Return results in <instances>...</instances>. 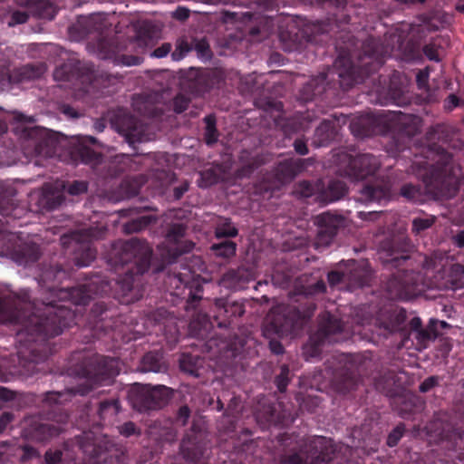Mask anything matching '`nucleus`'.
Instances as JSON below:
<instances>
[{"label":"nucleus","instance_id":"13d9d810","mask_svg":"<svg viewBox=\"0 0 464 464\" xmlns=\"http://www.w3.org/2000/svg\"><path fill=\"white\" fill-rule=\"evenodd\" d=\"M192 50V44H190L187 39L179 38L175 44V50L171 53V58L173 61H180Z\"/></svg>","mask_w":464,"mask_h":464},{"label":"nucleus","instance_id":"cd10ccee","mask_svg":"<svg viewBox=\"0 0 464 464\" xmlns=\"http://www.w3.org/2000/svg\"><path fill=\"white\" fill-rule=\"evenodd\" d=\"M279 39L285 52L298 49L305 40L303 29H298L295 24L289 25L285 30H281Z\"/></svg>","mask_w":464,"mask_h":464},{"label":"nucleus","instance_id":"a211bd4d","mask_svg":"<svg viewBox=\"0 0 464 464\" xmlns=\"http://www.w3.org/2000/svg\"><path fill=\"white\" fill-rule=\"evenodd\" d=\"M348 332V327L329 312L320 315L318 329L315 332L327 343H336L342 339V334Z\"/></svg>","mask_w":464,"mask_h":464},{"label":"nucleus","instance_id":"39448f33","mask_svg":"<svg viewBox=\"0 0 464 464\" xmlns=\"http://www.w3.org/2000/svg\"><path fill=\"white\" fill-rule=\"evenodd\" d=\"M113 256L116 262L121 265L133 264L125 276L119 281L122 293L127 295L133 289V275H141L148 271L152 249L146 241L133 237L128 241L117 242L113 246Z\"/></svg>","mask_w":464,"mask_h":464},{"label":"nucleus","instance_id":"7ed1b4c3","mask_svg":"<svg viewBox=\"0 0 464 464\" xmlns=\"http://www.w3.org/2000/svg\"><path fill=\"white\" fill-rule=\"evenodd\" d=\"M13 132L21 140L24 154L51 158L55 154L58 138L51 130L34 126V119L19 111L13 112Z\"/></svg>","mask_w":464,"mask_h":464},{"label":"nucleus","instance_id":"603ef678","mask_svg":"<svg viewBox=\"0 0 464 464\" xmlns=\"http://www.w3.org/2000/svg\"><path fill=\"white\" fill-rule=\"evenodd\" d=\"M152 221V218L150 216H142L138 218L132 219L124 225V231L126 233H137L146 227H148Z\"/></svg>","mask_w":464,"mask_h":464},{"label":"nucleus","instance_id":"864d4df0","mask_svg":"<svg viewBox=\"0 0 464 464\" xmlns=\"http://www.w3.org/2000/svg\"><path fill=\"white\" fill-rule=\"evenodd\" d=\"M363 52L364 54L369 57H373L379 65L382 63V57L383 55V52L380 50L379 42L375 39H369L363 44Z\"/></svg>","mask_w":464,"mask_h":464},{"label":"nucleus","instance_id":"20e7f679","mask_svg":"<svg viewBox=\"0 0 464 464\" xmlns=\"http://www.w3.org/2000/svg\"><path fill=\"white\" fill-rule=\"evenodd\" d=\"M461 175V168L452 160L451 155L441 151L436 163L420 178L426 193L434 199H441L450 198L457 194Z\"/></svg>","mask_w":464,"mask_h":464},{"label":"nucleus","instance_id":"7c9ffc66","mask_svg":"<svg viewBox=\"0 0 464 464\" xmlns=\"http://www.w3.org/2000/svg\"><path fill=\"white\" fill-rule=\"evenodd\" d=\"M149 435L158 441L173 442L177 438V430L172 423L154 421L148 428Z\"/></svg>","mask_w":464,"mask_h":464},{"label":"nucleus","instance_id":"49530a36","mask_svg":"<svg viewBox=\"0 0 464 464\" xmlns=\"http://www.w3.org/2000/svg\"><path fill=\"white\" fill-rule=\"evenodd\" d=\"M194 243L186 242L184 246H176L169 247L162 254L163 262L166 264H171L175 262L177 257L184 253H188L192 250Z\"/></svg>","mask_w":464,"mask_h":464},{"label":"nucleus","instance_id":"680f3d73","mask_svg":"<svg viewBox=\"0 0 464 464\" xmlns=\"http://www.w3.org/2000/svg\"><path fill=\"white\" fill-rule=\"evenodd\" d=\"M237 235V229L228 219H224L216 227L217 237H233Z\"/></svg>","mask_w":464,"mask_h":464},{"label":"nucleus","instance_id":"2f4dec72","mask_svg":"<svg viewBox=\"0 0 464 464\" xmlns=\"http://www.w3.org/2000/svg\"><path fill=\"white\" fill-rule=\"evenodd\" d=\"M167 369L168 365L163 358V354L159 351L147 353L141 359V372H164Z\"/></svg>","mask_w":464,"mask_h":464},{"label":"nucleus","instance_id":"aec40b11","mask_svg":"<svg viewBox=\"0 0 464 464\" xmlns=\"http://www.w3.org/2000/svg\"><path fill=\"white\" fill-rule=\"evenodd\" d=\"M306 448L307 452H310L312 455L318 454V456H311L310 460L309 457H307L304 464H330L335 451L332 440L325 437L311 439Z\"/></svg>","mask_w":464,"mask_h":464},{"label":"nucleus","instance_id":"9d476101","mask_svg":"<svg viewBox=\"0 0 464 464\" xmlns=\"http://www.w3.org/2000/svg\"><path fill=\"white\" fill-rule=\"evenodd\" d=\"M442 258L438 262L437 258H430L425 262L427 269L436 270L432 281L431 287L438 289H455L464 287V266L454 264L449 271H444V266L440 264Z\"/></svg>","mask_w":464,"mask_h":464},{"label":"nucleus","instance_id":"5fc2aeb1","mask_svg":"<svg viewBox=\"0 0 464 464\" xmlns=\"http://www.w3.org/2000/svg\"><path fill=\"white\" fill-rule=\"evenodd\" d=\"M205 140L207 144L211 145L217 142L218 139V132L216 129V119L212 115L205 118Z\"/></svg>","mask_w":464,"mask_h":464},{"label":"nucleus","instance_id":"a878e982","mask_svg":"<svg viewBox=\"0 0 464 464\" xmlns=\"http://www.w3.org/2000/svg\"><path fill=\"white\" fill-rule=\"evenodd\" d=\"M358 382L356 372L351 368L344 366L337 370L332 379L334 389L340 393H346L353 390Z\"/></svg>","mask_w":464,"mask_h":464},{"label":"nucleus","instance_id":"ddd939ff","mask_svg":"<svg viewBox=\"0 0 464 464\" xmlns=\"http://www.w3.org/2000/svg\"><path fill=\"white\" fill-rule=\"evenodd\" d=\"M411 248L412 245L405 235L394 236L382 243V258H385L383 262L388 265L399 266L409 258L406 253Z\"/></svg>","mask_w":464,"mask_h":464},{"label":"nucleus","instance_id":"4d7b16f0","mask_svg":"<svg viewBox=\"0 0 464 464\" xmlns=\"http://www.w3.org/2000/svg\"><path fill=\"white\" fill-rule=\"evenodd\" d=\"M186 227L183 224L176 223L170 225L165 234L166 240L169 243H179L184 237Z\"/></svg>","mask_w":464,"mask_h":464},{"label":"nucleus","instance_id":"c03bdc74","mask_svg":"<svg viewBox=\"0 0 464 464\" xmlns=\"http://www.w3.org/2000/svg\"><path fill=\"white\" fill-rule=\"evenodd\" d=\"M330 30V24L324 22H315L307 24L303 28L305 41L311 42L315 39L317 35L328 33Z\"/></svg>","mask_w":464,"mask_h":464},{"label":"nucleus","instance_id":"c85d7f7f","mask_svg":"<svg viewBox=\"0 0 464 464\" xmlns=\"http://www.w3.org/2000/svg\"><path fill=\"white\" fill-rule=\"evenodd\" d=\"M253 280L251 269L240 266L237 269H230L222 276V283L229 288H241L245 284Z\"/></svg>","mask_w":464,"mask_h":464},{"label":"nucleus","instance_id":"0eeeda50","mask_svg":"<svg viewBox=\"0 0 464 464\" xmlns=\"http://www.w3.org/2000/svg\"><path fill=\"white\" fill-rule=\"evenodd\" d=\"M173 390L165 385L137 384L129 392V400L136 411H158L171 400Z\"/></svg>","mask_w":464,"mask_h":464},{"label":"nucleus","instance_id":"c9c22d12","mask_svg":"<svg viewBox=\"0 0 464 464\" xmlns=\"http://www.w3.org/2000/svg\"><path fill=\"white\" fill-rule=\"evenodd\" d=\"M14 190L5 182L0 181V214L10 216L15 210Z\"/></svg>","mask_w":464,"mask_h":464},{"label":"nucleus","instance_id":"4be33fe9","mask_svg":"<svg viewBox=\"0 0 464 464\" xmlns=\"http://www.w3.org/2000/svg\"><path fill=\"white\" fill-rule=\"evenodd\" d=\"M311 163L312 159L285 160L275 168V177L282 184L289 183Z\"/></svg>","mask_w":464,"mask_h":464},{"label":"nucleus","instance_id":"58836bf2","mask_svg":"<svg viewBox=\"0 0 464 464\" xmlns=\"http://www.w3.org/2000/svg\"><path fill=\"white\" fill-rule=\"evenodd\" d=\"M322 182L318 181L314 184L307 180H302L296 183L293 189V194L297 198H310L313 195L321 193Z\"/></svg>","mask_w":464,"mask_h":464},{"label":"nucleus","instance_id":"69168bd1","mask_svg":"<svg viewBox=\"0 0 464 464\" xmlns=\"http://www.w3.org/2000/svg\"><path fill=\"white\" fill-rule=\"evenodd\" d=\"M192 49L197 52L199 58L204 60H209L212 56L209 44L205 39L195 40L192 44Z\"/></svg>","mask_w":464,"mask_h":464},{"label":"nucleus","instance_id":"774afa93","mask_svg":"<svg viewBox=\"0 0 464 464\" xmlns=\"http://www.w3.org/2000/svg\"><path fill=\"white\" fill-rule=\"evenodd\" d=\"M401 195L410 200H417L420 198V188L411 184H405L401 188Z\"/></svg>","mask_w":464,"mask_h":464},{"label":"nucleus","instance_id":"4468645a","mask_svg":"<svg viewBox=\"0 0 464 464\" xmlns=\"http://www.w3.org/2000/svg\"><path fill=\"white\" fill-rule=\"evenodd\" d=\"M429 430L432 436L446 444V449L464 450V431L453 427L450 422L436 419L430 423Z\"/></svg>","mask_w":464,"mask_h":464},{"label":"nucleus","instance_id":"72a5a7b5","mask_svg":"<svg viewBox=\"0 0 464 464\" xmlns=\"http://www.w3.org/2000/svg\"><path fill=\"white\" fill-rule=\"evenodd\" d=\"M346 192V186L341 180H330L324 188L322 183L321 193L316 197L320 202L327 203L340 199Z\"/></svg>","mask_w":464,"mask_h":464},{"label":"nucleus","instance_id":"3c124183","mask_svg":"<svg viewBox=\"0 0 464 464\" xmlns=\"http://www.w3.org/2000/svg\"><path fill=\"white\" fill-rule=\"evenodd\" d=\"M324 78L320 82H324ZM324 87L319 85V80H312L307 82L301 91L302 99L305 102L312 100L316 94L320 93Z\"/></svg>","mask_w":464,"mask_h":464},{"label":"nucleus","instance_id":"f704fd0d","mask_svg":"<svg viewBox=\"0 0 464 464\" xmlns=\"http://www.w3.org/2000/svg\"><path fill=\"white\" fill-rule=\"evenodd\" d=\"M334 123L325 120L316 128L312 139V144L316 148L326 146L334 140Z\"/></svg>","mask_w":464,"mask_h":464},{"label":"nucleus","instance_id":"f257e3e1","mask_svg":"<svg viewBox=\"0 0 464 464\" xmlns=\"http://www.w3.org/2000/svg\"><path fill=\"white\" fill-rule=\"evenodd\" d=\"M108 22L101 14L81 17L77 23L68 28L70 37L80 41L89 34L97 32L99 36L89 47L101 59H114L115 63L124 66H137L142 63L143 53L152 44L158 28L147 20H136L128 24H118L115 26L116 37L107 39L102 34L108 26Z\"/></svg>","mask_w":464,"mask_h":464},{"label":"nucleus","instance_id":"37998d69","mask_svg":"<svg viewBox=\"0 0 464 464\" xmlns=\"http://www.w3.org/2000/svg\"><path fill=\"white\" fill-rule=\"evenodd\" d=\"M29 13L32 15L50 20L54 16V8L53 5L46 0H34L29 9Z\"/></svg>","mask_w":464,"mask_h":464},{"label":"nucleus","instance_id":"0e129e2a","mask_svg":"<svg viewBox=\"0 0 464 464\" xmlns=\"http://www.w3.org/2000/svg\"><path fill=\"white\" fill-rule=\"evenodd\" d=\"M29 15H30V13L28 10L13 11L8 16L5 17L6 24L10 27L15 26L17 24H24L28 20Z\"/></svg>","mask_w":464,"mask_h":464},{"label":"nucleus","instance_id":"dca6fc26","mask_svg":"<svg viewBox=\"0 0 464 464\" xmlns=\"http://www.w3.org/2000/svg\"><path fill=\"white\" fill-rule=\"evenodd\" d=\"M68 421V414L63 411L55 412L51 420L34 422L29 430V436L37 441H44L55 437L63 430V425Z\"/></svg>","mask_w":464,"mask_h":464},{"label":"nucleus","instance_id":"4c0bfd02","mask_svg":"<svg viewBox=\"0 0 464 464\" xmlns=\"http://www.w3.org/2000/svg\"><path fill=\"white\" fill-rule=\"evenodd\" d=\"M440 334V333L438 331V320L430 319L428 326L419 330L414 334V337L419 344L425 347L429 342L434 341Z\"/></svg>","mask_w":464,"mask_h":464},{"label":"nucleus","instance_id":"f3484780","mask_svg":"<svg viewBox=\"0 0 464 464\" xmlns=\"http://www.w3.org/2000/svg\"><path fill=\"white\" fill-rule=\"evenodd\" d=\"M115 130L130 146L148 140L143 124L129 114L119 115L113 123Z\"/></svg>","mask_w":464,"mask_h":464},{"label":"nucleus","instance_id":"bb28decb","mask_svg":"<svg viewBox=\"0 0 464 464\" xmlns=\"http://www.w3.org/2000/svg\"><path fill=\"white\" fill-rule=\"evenodd\" d=\"M391 196V185L389 182H378L373 185H367L361 189L360 200L363 202H373L388 200Z\"/></svg>","mask_w":464,"mask_h":464},{"label":"nucleus","instance_id":"e433bc0d","mask_svg":"<svg viewBox=\"0 0 464 464\" xmlns=\"http://www.w3.org/2000/svg\"><path fill=\"white\" fill-rule=\"evenodd\" d=\"M256 416L258 421L267 424L276 423L278 419L275 406L266 400L258 403Z\"/></svg>","mask_w":464,"mask_h":464},{"label":"nucleus","instance_id":"9b49d317","mask_svg":"<svg viewBox=\"0 0 464 464\" xmlns=\"http://www.w3.org/2000/svg\"><path fill=\"white\" fill-rule=\"evenodd\" d=\"M6 58L0 59V89L10 83L24 82L40 78L46 71L44 63L26 64L11 72Z\"/></svg>","mask_w":464,"mask_h":464},{"label":"nucleus","instance_id":"412c9836","mask_svg":"<svg viewBox=\"0 0 464 464\" xmlns=\"http://www.w3.org/2000/svg\"><path fill=\"white\" fill-rule=\"evenodd\" d=\"M5 236L3 234V240L0 241V256H10V257L19 265H27L38 260L40 252L35 244L21 243L10 250L9 246L4 249Z\"/></svg>","mask_w":464,"mask_h":464},{"label":"nucleus","instance_id":"6e6d98bb","mask_svg":"<svg viewBox=\"0 0 464 464\" xmlns=\"http://www.w3.org/2000/svg\"><path fill=\"white\" fill-rule=\"evenodd\" d=\"M236 244L232 241L226 240L219 244H214L211 246V249L218 256L221 257H230L236 253Z\"/></svg>","mask_w":464,"mask_h":464},{"label":"nucleus","instance_id":"8fccbe9b","mask_svg":"<svg viewBox=\"0 0 464 464\" xmlns=\"http://www.w3.org/2000/svg\"><path fill=\"white\" fill-rule=\"evenodd\" d=\"M371 273L362 267L354 268L350 274V281L356 286H364L369 284Z\"/></svg>","mask_w":464,"mask_h":464},{"label":"nucleus","instance_id":"052dcab7","mask_svg":"<svg viewBox=\"0 0 464 464\" xmlns=\"http://www.w3.org/2000/svg\"><path fill=\"white\" fill-rule=\"evenodd\" d=\"M265 164V160L261 156H255L249 160L246 164H244L241 169L237 170V176L239 178H244L249 176L255 169H256L261 165Z\"/></svg>","mask_w":464,"mask_h":464},{"label":"nucleus","instance_id":"bf43d9fd","mask_svg":"<svg viewBox=\"0 0 464 464\" xmlns=\"http://www.w3.org/2000/svg\"><path fill=\"white\" fill-rule=\"evenodd\" d=\"M279 373L275 378V383L279 392H284L292 379L290 370L286 364H282L279 368Z\"/></svg>","mask_w":464,"mask_h":464},{"label":"nucleus","instance_id":"f8f14e48","mask_svg":"<svg viewBox=\"0 0 464 464\" xmlns=\"http://www.w3.org/2000/svg\"><path fill=\"white\" fill-rule=\"evenodd\" d=\"M314 223L317 226V233L314 246L317 250H322L332 244L338 229L343 227L344 218L340 215L326 212L318 215Z\"/></svg>","mask_w":464,"mask_h":464},{"label":"nucleus","instance_id":"79ce46f5","mask_svg":"<svg viewBox=\"0 0 464 464\" xmlns=\"http://www.w3.org/2000/svg\"><path fill=\"white\" fill-rule=\"evenodd\" d=\"M120 411L119 401L116 399L101 401L98 409V415L101 420L111 421Z\"/></svg>","mask_w":464,"mask_h":464},{"label":"nucleus","instance_id":"09e8293b","mask_svg":"<svg viewBox=\"0 0 464 464\" xmlns=\"http://www.w3.org/2000/svg\"><path fill=\"white\" fill-rule=\"evenodd\" d=\"M62 188V192L64 190L71 196H79L87 192L88 183L83 180H73L72 182H61L58 183Z\"/></svg>","mask_w":464,"mask_h":464},{"label":"nucleus","instance_id":"e2e57ef3","mask_svg":"<svg viewBox=\"0 0 464 464\" xmlns=\"http://www.w3.org/2000/svg\"><path fill=\"white\" fill-rule=\"evenodd\" d=\"M54 80L57 82H69L74 77L72 63H63L53 72Z\"/></svg>","mask_w":464,"mask_h":464},{"label":"nucleus","instance_id":"423d86ee","mask_svg":"<svg viewBox=\"0 0 464 464\" xmlns=\"http://www.w3.org/2000/svg\"><path fill=\"white\" fill-rule=\"evenodd\" d=\"M120 372L119 362L115 358L96 357L91 368L86 370V376L76 386L68 389L72 394L85 395L94 386L111 384Z\"/></svg>","mask_w":464,"mask_h":464},{"label":"nucleus","instance_id":"ea45409f","mask_svg":"<svg viewBox=\"0 0 464 464\" xmlns=\"http://www.w3.org/2000/svg\"><path fill=\"white\" fill-rule=\"evenodd\" d=\"M327 343L318 334H313L309 341L303 346V355L305 360L317 358L320 356L322 347Z\"/></svg>","mask_w":464,"mask_h":464},{"label":"nucleus","instance_id":"6e6552de","mask_svg":"<svg viewBox=\"0 0 464 464\" xmlns=\"http://www.w3.org/2000/svg\"><path fill=\"white\" fill-rule=\"evenodd\" d=\"M426 284L420 273L406 270H399L387 282V291L391 298H409L424 291Z\"/></svg>","mask_w":464,"mask_h":464},{"label":"nucleus","instance_id":"c756f323","mask_svg":"<svg viewBox=\"0 0 464 464\" xmlns=\"http://www.w3.org/2000/svg\"><path fill=\"white\" fill-rule=\"evenodd\" d=\"M374 385L376 390L392 399L399 395L401 392V385L396 380V374L390 371L375 378Z\"/></svg>","mask_w":464,"mask_h":464},{"label":"nucleus","instance_id":"de8ad7c7","mask_svg":"<svg viewBox=\"0 0 464 464\" xmlns=\"http://www.w3.org/2000/svg\"><path fill=\"white\" fill-rule=\"evenodd\" d=\"M436 221L434 216L417 217L412 219L411 232L416 236H421L427 229L430 228Z\"/></svg>","mask_w":464,"mask_h":464},{"label":"nucleus","instance_id":"393cba45","mask_svg":"<svg viewBox=\"0 0 464 464\" xmlns=\"http://www.w3.org/2000/svg\"><path fill=\"white\" fill-rule=\"evenodd\" d=\"M75 439L80 449H82L84 453L95 459L93 464H120L117 457L108 455L105 452H96L92 432H82V434L76 436Z\"/></svg>","mask_w":464,"mask_h":464},{"label":"nucleus","instance_id":"1a4fd4ad","mask_svg":"<svg viewBox=\"0 0 464 464\" xmlns=\"http://www.w3.org/2000/svg\"><path fill=\"white\" fill-rule=\"evenodd\" d=\"M92 237L91 229H84L61 237L63 246L73 250L74 263L77 266H87L95 259L96 250L90 243Z\"/></svg>","mask_w":464,"mask_h":464},{"label":"nucleus","instance_id":"2eb2a0df","mask_svg":"<svg viewBox=\"0 0 464 464\" xmlns=\"http://www.w3.org/2000/svg\"><path fill=\"white\" fill-rule=\"evenodd\" d=\"M297 313L294 308L278 307L267 316V329L279 336L288 335L296 327Z\"/></svg>","mask_w":464,"mask_h":464},{"label":"nucleus","instance_id":"a18cd8bd","mask_svg":"<svg viewBox=\"0 0 464 464\" xmlns=\"http://www.w3.org/2000/svg\"><path fill=\"white\" fill-rule=\"evenodd\" d=\"M68 276V271L61 266H50L44 269L41 275V281L61 283Z\"/></svg>","mask_w":464,"mask_h":464},{"label":"nucleus","instance_id":"338daca9","mask_svg":"<svg viewBox=\"0 0 464 464\" xmlns=\"http://www.w3.org/2000/svg\"><path fill=\"white\" fill-rule=\"evenodd\" d=\"M77 155L83 163L97 162L100 155L93 150L82 146L78 149Z\"/></svg>","mask_w":464,"mask_h":464},{"label":"nucleus","instance_id":"a19ab883","mask_svg":"<svg viewBox=\"0 0 464 464\" xmlns=\"http://www.w3.org/2000/svg\"><path fill=\"white\" fill-rule=\"evenodd\" d=\"M392 404L400 415L405 417L413 411L414 398L410 394H402L401 392L392 399Z\"/></svg>","mask_w":464,"mask_h":464},{"label":"nucleus","instance_id":"473e14b6","mask_svg":"<svg viewBox=\"0 0 464 464\" xmlns=\"http://www.w3.org/2000/svg\"><path fill=\"white\" fill-rule=\"evenodd\" d=\"M96 282L90 281L70 289L69 295L76 304H86L93 295H97Z\"/></svg>","mask_w":464,"mask_h":464},{"label":"nucleus","instance_id":"6ab92c4d","mask_svg":"<svg viewBox=\"0 0 464 464\" xmlns=\"http://www.w3.org/2000/svg\"><path fill=\"white\" fill-rule=\"evenodd\" d=\"M214 84V72L210 70L190 69L181 81V87L193 94L207 92Z\"/></svg>","mask_w":464,"mask_h":464},{"label":"nucleus","instance_id":"b1692460","mask_svg":"<svg viewBox=\"0 0 464 464\" xmlns=\"http://www.w3.org/2000/svg\"><path fill=\"white\" fill-rule=\"evenodd\" d=\"M63 201V193L58 183H46L37 194L36 205L40 209L49 211L60 207Z\"/></svg>","mask_w":464,"mask_h":464},{"label":"nucleus","instance_id":"5701e85b","mask_svg":"<svg viewBox=\"0 0 464 464\" xmlns=\"http://www.w3.org/2000/svg\"><path fill=\"white\" fill-rule=\"evenodd\" d=\"M380 167L379 160L371 154H362L353 158L349 162L350 176L355 179H364L372 175Z\"/></svg>","mask_w":464,"mask_h":464},{"label":"nucleus","instance_id":"f03ea898","mask_svg":"<svg viewBox=\"0 0 464 464\" xmlns=\"http://www.w3.org/2000/svg\"><path fill=\"white\" fill-rule=\"evenodd\" d=\"M37 307L32 303L26 290H22L13 300H0V324H21L20 336L28 342L44 341L62 333L65 326L63 318L69 313L62 306H54L52 302L42 303Z\"/></svg>","mask_w":464,"mask_h":464}]
</instances>
